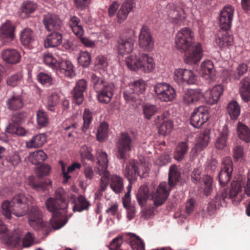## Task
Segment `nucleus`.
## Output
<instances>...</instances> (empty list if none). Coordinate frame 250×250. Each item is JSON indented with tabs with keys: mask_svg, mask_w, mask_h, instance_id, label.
Listing matches in <instances>:
<instances>
[{
	"mask_svg": "<svg viewBox=\"0 0 250 250\" xmlns=\"http://www.w3.org/2000/svg\"><path fill=\"white\" fill-rule=\"evenodd\" d=\"M34 201L32 197L19 193L15 195L11 201L3 202L2 214L6 219H10L11 214L18 217L22 216L30 208L28 213L30 226L35 230H41L46 235L52 229H58L65 225L66 221L63 222L59 215L63 216L66 214L68 202L61 193L57 191L55 198H49L46 201L45 205L48 210L53 213L49 223L43 222L42 212L34 204Z\"/></svg>",
	"mask_w": 250,
	"mask_h": 250,
	"instance_id": "obj_1",
	"label": "nucleus"
},
{
	"mask_svg": "<svg viewBox=\"0 0 250 250\" xmlns=\"http://www.w3.org/2000/svg\"><path fill=\"white\" fill-rule=\"evenodd\" d=\"M194 34L188 27L179 31L175 37V47L185 52L184 61L187 64H196L202 59L203 53L201 44L194 42Z\"/></svg>",
	"mask_w": 250,
	"mask_h": 250,
	"instance_id": "obj_2",
	"label": "nucleus"
},
{
	"mask_svg": "<svg viewBox=\"0 0 250 250\" xmlns=\"http://www.w3.org/2000/svg\"><path fill=\"white\" fill-rule=\"evenodd\" d=\"M240 182L233 181L231 184V188L228 194L226 188L219 190L216 193L213 201L208 204V210L214 212L216 208L220 207H225L229 200H231L234 205H237L242 201L244 193Z\"/></svg>",
	"mask_w": 250,
	"mask_h": 250,
	"instance_id": "obj_3",
	"label": "nucleus"
},
{
	"mask_svg": "<svg viewBox=\"0 0 250 250\" xmlns=\"http://www.w3.org/2000/svg\"><path fill=\"white\" fill-rule=\"evenodd\" d=\"M125 63L131 70H141L145 72H152L155 68V63L153 58L145 53H134L126 58Z\"/></svg>",
	"mask_w": 250,
	"mask_h": 250,
	"instance_id": "obj_4",
	"label": "nucleus"
},
{
	"mask_svg": "<svg viewBox=\"0 0 250 250\" xmlns=\"http://www.w3.org/2000/svg\"><path fill=\"white\" fill-rule=\"evenodd\" d=\"M51 167L47 164H43L38 167L35 170L37 178L30 176L28 179V184L33 189L38 191H45L51 186V182L49 179L41 181L39 178L48 175L50 171Z\"/></svg>",
	"mask_w": 250,
	"mask_h": 250,
	"instance_id": "obj_5",
	"label": "nucleus"
},
{
	"mask_svg": "<svg viewBox=\"0 0 250 250\" xmlns=\"http://www.w3.org/2000/svg\"><path fill=\"white\" fill-rule=\"evenodd\" d=\"M97 164L95 168V172L101 177L100 186L101 191H104L109 183L110 172L107 170V154L103 151L98 152Z\"/></svg>",
	"mask_w": 250,
	"mask_h": 250,
	"instance_id": "obj_6",
	"label": "nucleus"
},
{
	"mask_svg": "<svg viewBox=\"0 0 250 250\" xmlns=\"http://www.w3.org/2000/svg\"><path fill=\"white\" fill-rule=\"evenodd\" d=\"M133 141L127 132H122L116 143L117 157L125 161L133 147Z\"/></svg>",
	"mask_w": 250,
	"mask_h": 250,
	"instance_id": "obj_7",
	"label": "nucleus"
},
{
	"mask_svg": "<svg viewBox=\"0 0 250 250\" xmlns=\"http://www.w3.org/2000/svg\"><path fill=\"white\" fill-rule=\"evenodd\" d=\"M233 162L230 157L224 158L222 162V167L218 175L219 181L221 188L219 190L226 188L228 194H229V190L227 187L229 182L233 171Z\"/></svg>",
	"mask_w": 250,
	"mask_h": 250,
	"instance_id": "obj_8",
	"label": "nucleus"
},
{
	"mask_svg": "<svg viewBox=\"0 0 250 250\" xmlns=\"http://www.w3.org/2000/svg\"><path fill=\"white\" fill-rule=\"evenodd\" d=\"M154 91L157 98L160 101L165 102L173 101L176 95L174 89L167 83H157L154 86Z\"/></svg>",
	"mask_w": 250,
	"mask_h": 250,
	"instance_id": "obj_9",
	"label": "nucleus"
},
{
	"mask_svg": "<svg viewBox=\"0 0 250 250\" xmlns=\"http://www.w3.org/2000/svg\"><path fill=\"white\" fill-rule=\"evenodd\" d=\"M146 90V83L143 80H138L128 87H127L123 92V96L127 102H136L140 94H143Z\"/></svg>",
	"mask_w": 250,
	"mask_h": 250,
	"instance_id": "obj_10",
	"label": "nucleus"
},
{
	"mask_svg": "<svg viewBox=\"0 0 250 250\" xmlns=\"http://www.w3.org/2000/svg\"><path fill=\"white\" fill-rule=\"evenodd\" d=\"M146 171V168L144 167L142 164L131 159L126 164L124 173L128 181L136 180L138 176L142 177L141 172L144 174Z\"/></svg>",
	"mask_w": 250,
	"mask_h": 250,
	"instance_id": "obj_11",
	"label": "nucleus"
},
{
	"mask_svg": "<svg viewBox=\"0 0 250 250\" xmlns=\"http://www.w3.org/2000/svg\"><path fill=\"white\" fill-rule=\"evenodd\" d=\"M134 31L131 29L127 30V34L123 33L118 42V51L121 55L129 54L133 49L134 38Z\"/></svg>",
	"mask_w": 250,
	"mask_h": 250,
	"instance_id": "obj_12",
	"label": "nucleus"
},
{
	"mask_svg": "<svg viewBox=\"0 0 250 250\" xmlns=\"http://www.w3.org/2000/svg\"><path fill=\"white\" fill-rule=\"evenodd\" d=\"M209 108L201 105L195 108L190 117V124L194 127H201L209 118Z\"/></svg>",
	"mask_w": 250,
	"mask_h": 250,
	"instance_id": "obj_13",
	"label": "nucleus"
},
{
	"mask_svg": "<svg viewBox=\"0 0 250 250\" xmlns=\"http://www.w3.org/2000/svg\"><path fill=\"white\" fill-rule=\"evenodd\" d=\"M173 79L178 84H194L197 77L192 71L184 68L176 69L174 72Z\"/></svg>",
	"mask_w": 250,
	"mask_h": 250,
	"instance_id": "obj_14",
	"label": "nucleus"
},
{
	"mask_svg": "<svg viewBox=\"0 0 250 250\" xmlns=\"http://www.w3.org/2000/svg\"><path fill=\"white\" fill-rule=\"evenodd\" d=\"M15 26L11 21L7 20L0 27V39L2 43L7 45L12 42L15 37Z\"/></svg>",
	"mask_w": 250,
	"mask_h": 250,
	"instance_id": "obj_15",
	"label": "nucleus"
},
{
	"mask_svg": "<svg viewBox=\"0 0 250 250\" xmlns=\"http://www.w3.org/2000/svg\"><path fill=\"white\" fill-rule=\"evenodd\" d=\"M167 186L166 182L161 183L155 191L151 194V200L156 207L162 205L167 200L169 195Z\"/></svg>",
	"mask_w": 250,
	"mask_h": 250,
	"instance_id": "obj_16",
	"label": "nucleus"
},
{
	"mask_svg": "<svg viewBox=\"0 0 250 250\" xmlns=\"http://www.w3.org/2000/svg\"><path fill=\"white\" fill-rule=\"evenodd\" d=\"M167 15L174 24L181 25L186 18L182 8L175 4H169L167 7Z\"/></svg>",
	"mask_w": 250,
	"mask_h": 250,
	"instance_id": "obj_17",
	"label": "nucleus"
},
{
	"mask_svg": "<svg viewBox=\"0 0 250 250\" xmlns=\"http://www.w3.org/2000/svg\"><path fill=\"white\" fill-rule=\"evenodd\" d=\"M139 44L141 48L147 51H151L154 42L149 28L143 25L139 36Z\"/></svg>",
	"mask_w": 250,
	"mask_h": 250,
	"instance_id": "obj_18",
	"label": "nucleus"
},
{
	"mask_svg": "<svg viewBox=\"0 0 250 250\" xmlns=\"http://www.w3.org/2000/svg\"><path fill=\"white\" fill-rule=\"evenodd\" d=\"M234 9L230 5L224 7L220 13L219 22L221 28L224 30L230 29L233 18Z\"/></svg>",
	"mask_w": 250,
	"mask_h": 250,
	"instance_id": "obj_19",
	"label": "nucleus"
},
{
	"mask_svg": "<svg viewBox=\"0 0 250 250\" xmlns=\"http://www.w3.org/2000/svg\"><path fill=\"white\" fill-rule=\"evenodd\" d=\"M115 90V85L113 83H107L97 91V98L99 101L103 104H108L112 99Z\"/></svg>",
	"mask_w": 250,
	"mask_h": 250,
	"instance_id": "obj_20",
	"label": "nucleus"
},
{
	"mask_svg": "<svg viewBox=\"0 0 250 250\" xmlns=\"http://www.w3.org/2000/svg\"><path fill=\"white\" fill-rule=\"evenodd\" d=\"M136 6V0H125L116 15V21L118 23L124 22L128 14Z\"/></svg>",
	"mask_w": 250,
	"mask_h": 250,
	"instance_id": "obj_21",
	"label": "nucleus"
},
{
	"mask_svg": "<svg viewBox=\"0 0 250 250\" xmlns=\"http://www.w3.org/2000/svg\"><path fill=\"white\" fill-rule=\"evenodd\" d=\"M87 88V82L83 79L80 80L76 83L71 91L73 102L78 105L81 104L84 99L83 92Z\"/></svg>",
	"mask_w": 250,
	"mask_h": 250,
	"instance_id": "obj_22",
	"label": "nucleus"
},
{
	"mask_svg": "<svg viewBox=\"0 0 250 250\" xmlns=\"http://www.w3.org/2000/svg\"><path fill=\"white\" fill-rule=\"evenodd\" d=\"M224 91L223 86L221 85H217L213 86L211 89H209L203 93L206 102L210 105L216 104Z\"/></svg>",
	"mask_w": 250,
	"mask_h": 250,
	"instance_id": "obj_23",
	"label": "nucleus"
},
{
	"mask_svg": "<svg viewBox=\"0 0 250 250\" xmlns=\"http://www.w3.org/2000/svg\"><path fill=\"white\" fill-rule=\"evenodd\" d=\"M43 22L48 31H59L62 22L59 16L55 14L48 13L44 16Z\"/></svg>",
	"mask_w": 250,
	"mask_h": 250,
	"instance_id": "obj_24",
	"label": "nucleus"
},
{
	"mask_svg": "<svg viewBox=\"0 0 250 250\" xmlns=\"http://www.w3.org/2000/svg\"><path fill=\"white\" fill-rule=\"evenodd\" d=\"M1 57L3 61L10 64L18 63L21 58V54L18 50L11 48L2 50Z\"/></svg>",
	"mask_w": 250,
	"mask_h": 250,
	"instance_id": "obj_25",
	"label": "nucleus"
},
{
	"mask_svg": "<svg viewBox=\"0 0 250 250\" xmlns=\"http://www.w3.org/2000/svg\"><path fill=\"white\" fill-rule=\"evenodd\" d=\"M227 31L224 30L222 33L218 34L215 38L216 44L221 49L230 48L233 45V37Z\"/></svg>",
	"mask_w": 250,
	"mask_h": 250,
	"instance_id": "obj_26",
	"label": "nucleus"
},
{
	"mask_svg": "<svg viewBox=\"0 0 250 250\" xmlns=\"http://www.w3.org/2000/svg\"><path fill=\"white\" fill-rule=\"evenodd\" d=\"M165 118V113H163L157 116L154 121L156 125L161 124V122H163L159 127L158 132L164 136L170 134L173 127V122L171 120L165 121L164 120Z\"/></svg>",
	"mask_w": 250,
	"mask_h": 250,
	"instance_id": "obj_27",
	"label": "nucleus"
},
{
	"mask_svg": "<svg viewBox=\"0 0 250 250\" xmlns=\"http://www.w3.org/2000/svg\"><path fill=\"white\" fill-rule=\"evenodd\" d=\"M203 96V92L201 89H189L185 92L183 101L185 104L190 105L199 101Z\"/></svg>",
	"mask_w": 250,
	"mask_h": 250,
	"instance_id": "obj_28",
	"label": "nucleus"
},
{
	"mask_svg": "<svg viewBox=\"0 0 250 250\" xmlns=\"http://www.w3.org/2000/svg\"><path fill=\"white\" fill-rule=\"evenodd\" d=\"M56 69L66 77L72 78L75 75L73 65L69 61L62 60L59 62Z\"/></svg>",
	"mask_w": 250,
	"mask_h": 250,
	"instance_id": "obj_29",
	"label": "nucleus"
},
{
	"mask_svg": "<svg viewBox=\"0 0 250 250\" xmlns=\"http://www.w3.org/2000/svg\"><path fill=\"white\" fill-rule=\"evenodd\" d=\"M239 93L244 102L250 101V78L245 77L239 83Z\"/></svg>",
	"mask_w": 250,
	"mask_h": 250,
	"instance_id": "obj_30",
	"label": "nucleus"
},
{
	"mask_svg": "<svg viewBox=\"0 0 250 250\" xmlns=\"http://www.w3.org/2000/svg\"><path fill=\"white\" fill-rule=\"evenodd\" d=\"M20 41L22 45L30 48L35 42L34 31L29 28L23 29L21 33Z\"/></svg>",
	"mask_w": 250,
	"mask_h": 250,
	"instance_id": "obj_31",
	"label": "nucleus"
},
{
	"mask_svg": "<svg viewBox=\"0 0 250 250\" xmlns=\"http://www.w3.org/2000/svg\"><path fill=\"white\" fill-rule=\"evenodd\" d=\"M229 136V130L228 126L225 125L216 138L214 146L218 150H225L227 148V140Z\"/></svg>",
	"mask_w": 250,
	"mask_h": 250,
	"instance_id": "obj_32",
	"label": "nucleus"
},
{
	"mask_svg": "<svg viewBox=\"0 0 250 250\" xmlns=\"http://www.w3.org/2000/svg\"><path fill=\"white\" fill-rule=\"evenodd\" d=\"M62 35L59 31H52L44 41L45 47H54L61 44Z\"/></svg>",
	"mask_w": 250,
	"mask_h": 250,
	"instance_id": "obj_33",
	"label": "nucleus"
},
{
	"mask_svg": "<svg viewBox=\"0 0 250 250\" xmlns=\"http://www.w3.org/2000/svg\"><path fill=\"white\" fill-rule=\"evenodd\" d=\"M68 25L73 33L77 37H81L83 35L84 30L81 24V20L78 17L75 16H71L69 20Z\"/></svg>",
	"mask_w": 250,
	"mask_h": 250,
	"instance_id": "obj_34",
	"label": "nucleus"
},
{
	"mask_svg": "<svg viewBox=\"0 0 250 250\" xmlns=\"http://www.w3.org/2000/svg\"><path fill=\"white\" fill-rule=\"evenodd\" d=\"M201 71L203 76L206 79H213L215 71L213 62L210 60L204 61L201 65Z\"/></svg>",
	"mask_w": 250,
	"mask_h": 250,
	"instance_id": "obj_35",
	"label": "nucleus"
},
{
	"mask_svg": "<svg viewBox=\"0 0 250 250\" xmlns=\"http://www.w3.org/2000/svg\"><path fill=\"white\" fill-rule=\"evenodd\" d=\"M37 8L38 4L36 2L31 0H26L22 4L20 16L22 18L29 17L30 14L33 13Z\"/></svg>",
	"mask_w": 250,
	"mask_h": 250,
	"instance_id": "obj_36",
	"label": "nucleus"
},
{
	"mask_svg": "<svg viewBox=\"0 0 250 250\" xmlns=\"http://www.w3.org/2000/svg\"><path fill=\"white\" fill-rule=\"evenodd\" d=\"M8 109L15 111L21 109L23 106V101L20 95H14L6 101Z\"/></svg>",
	"mask_w": 250,
	"mask_h": 250,
	"instance_id": "obj_37",
	"label": "nucleus"
},
{
	"mask_svg": "<svg viewBox=\"0 0 250 250\" xmlns=\"http://www.w3.org/2000/svg\"><path fill=\"white\" fill-rule=\"evenodd\" d=\"M248 66L246 63H242L237 65L236 68L229 71V77L233 80H239L241 76L246 74L248 71Z\"/></svg>",
	"mask_w": 250,
	"mask_h": 250,
	"instance_id": "obj_38",
	"label": "nucleus"
},
{
	"mask_svg": "<svg viewBox=\"0 0 250 250\" xmlns=\"http://www.w3.org/2000/svg\"><path fill=\"white\" fill-rule=\"evenodd\" d=\"M189 147L187 142H182L178 144L174 152V158L177 161H182L187 153Z\"/></svg>",
	"mask_w": 250,
	"mask_h": 250,
	"instance_id": "obj_39",
	"label": "nucleus"
},
{
	"mask_svg": "<svg viewBox=\"0 0 250 250\" xmlns=\"http://www.w3.org/2000/svg\"><path fill=\"white\" fill-rule=\"evenodd\" d=\"M209 136L206 132L201 133L199 135L197 143L192 149V151L195 150V152H199L205 149L208 145Z\"/></svg>",
	"mask_w": 250,
	"mask_h": 250,
	"instance_id": "obj_40",
	"label": "nucleus"
},
{
	"mask_svg": "<svg viewBox=\"0 0 250 250\" xmlns=\"http://www.w3.org/2000/svg\"><path fill=\"white\" fill-rule=\"evenodd\" d=\"M110 186L112 190L116 193H120L124 189L123 178L117 175H113L110 178Z\"/></svg>",
	"mask_w": 250,
	"mask_h": 250,
	"instance_id": "obj_41",
	"label": "nucleus"
},
{
	"mask_svg": "<svg viewBox=\"0 0 250 250\" xmlns=\"http://www.w3.org/2000/svg\"><path fill=\"white\" fill-rule=\"evenodd\" d=\"M46 136L40 134L33 137L32 139L26 143V146L28 148H37L42 146L46 142Z\"/></svg>",
	"mask_w": 250,
	"mask_h": 250,
	"instance_id": "obj_42",
	"label": "nucleus"
},
{
	"mask_svg": "<svg viewBox=\"0 0 250 250\" xmlns=\"http://www.w3.org/2000/svg\"><path fill=\"white\" fill-rule=\"evenodd\" d=\"M102 73V72H96L91 75V82L96 91H97L105 83H107L105 81Z\"/></svg>",
	"mask_w": 250,
	"mask_h": 250,
	"instance_id": "obj_43",
	"label": "nucleus"
},
{
	"mask_svg": "<svg viewBox=\"0 0 250 250\" xmlns=\"http://www.w3.org/2000/svg\"><path fill=\"white\" fill-rule=\"evenodd\" d=\"M62 172L63 177L64 178L63 183H65L68 182L69 179L71 178V176L68 174L76 170V169H80L82 167L80 163L74 162L70 166L68 167L67 170H65V167L62 162Z\"/></svg>",
	"mask_w": 250,
	"mask_h": 250,
	"instance_id": "obj_44",
	"label": "nucleus"
},
{
	"mask_svg": "<svg viewBox=\"0 0 250 250\" xmlns=\"http://www.w3.org/2000/svg\"><path fill=\"white\" fill-rule=\"evenodd\" d=\"M149 197V188L146 185L142 186L137 194V199L139 205L142 207L145 206Z\"/></svg>",
	"mask_w": 250,
	"mask_h": 250,
	"instance_id": "obj_45",
	"label": "nucleus"
},
{
	"mask_svg": "<svg viewBox=\"0 0 250 250\" xmlns=\"http://www.w3.org/2000/svg\"><path fill=\"white\" fill-rule=\"evenodd\" d=\"M46 158V154L42 150H36L31 153L29 156V161L32 164L35 165L42 163Z\"/></svg>",
	"mask_w": 250,
	"mask_h": 250,
	"instance_id": "obj_46",
	"label": "nucleus"
},
{
	"mask_svg": "<svg viewBox=\"0 0 250 250\" xmlns=\"http://www.w3.org/2000/svg\"><path fill=\"white\" fill-rule=\"evenodd\" d=\"M180 177V173L178 171L175 165H172L169 168L168 173V184L172 188L177 183L179 182Z\"/></svg>",
	"mask_w": 250,
	"mask_h": 250,
	"instance_id": "obj_47",
	"label": "nucleus"
},
{
	"mask_svg": "<svg viewBox=\"0 0 250 250\" xmlns=\"http://www.w3.org/2000/svg\"><path fill=\"white\" fill-rule=\"evenodd\" d=\"M78 125L76 121H73V118L66 120L62 123L64 133L68 137L72 136V133L77 128Z\"/></svg>",
	"mask_w": 250,
	"mask_h": 250,
	"instance_id": "obj_48",
	"label": "nucleus"
},
{
	"mask_svg": "<svg viewBox=\"0 0 250 250\" xmlns=\"http://www.w3.org/2000/svg\"><path fill=\"white\" fill-rule=\"evenodd\" d=\"M89 206L90 204L85 198L83 195H79L73 207V210L74 212L76 211L81 212L88 209Z\"/></svg>",
	"mask_w": 250,
	"mask_h": 250,
	"instance_id": "obj_49",
	"label": "nucleus"
},
{
	"mask_svg": "<svg viewBox=\"0 0 250 250\" xmlns=\"http://www.w3.org/2000/svg\"><path fill=\"white\" fill-rule=\"evenodd\" d=\"M237 132L240 139L246 143L250 142V129L247 125L239 123L237 126Z\"/></svg>",
	"mask_w": 250,
	"mask_h": 250,
	"instance_id": "obj_50",
	"label": "nucleus"
},
{
	"mask_svg": "<svg viewBox=\"0 0 250 250\" xmlns=\"http://www.w3.org/2000/svg\"><path fill=\"white\" fill-rule=\"evenodd\" d=\"M227 111L231 119L236 120L240 113V107L237 102L232 101L227 106Z\"/></svg>",
	"mask_w": 250,
	"mask_h": 250,
	"instance_id": "obj_51",
	"label": "nucleus"
},
{
	"mask_svg": "<svg viewBox=\"0 0 250 250\" xmlns=\"http://www.w3.org/2000/svg\"><path fill=\"white\" fill-rule=\"evenodd\" d=\"M128 236L129 237L130 245L132 250H144L145 243L142 239L132 233L129 234Z\"/></svg>",
	"mask_w": 250,
	"mask_h": 250,
	"instance_id": "obj_52",
	"label": "nucleus"
},
{
	"mask_svg": "<svg viewBox=\"0 0 250 250\" xmlns=\"http://www.w3.org/2000/svg\"><path fill=\"white\" fill-rule=\"evenodd\" d=\"M108 125L105 122L101 123L96 134L97 139L100 142H104L108 137Z\"/></svg>",
	"mask_w": 250,
	"mask_h": 250,
	"instance_id": "obj_53",
	"label": "nucleus"
},
{
	"mask_svg": "<svg viewBox=\"0 0 250 250\" xmlns=\"http://www.w3.org/2000/svg\"><path fill=\"white\" fill-rule=\"evenodd\" d=\"M158 108L157 106L150 104H145L143 106V111L145 118L150 120L157 112Z\"/></svg>",
	"mask_w": 250,
	"mask_h": 250,
	"instance_id": "obj_54",
	"label": "nucleus"
},
{
	"mask_svg": "<svg viewBox=\"0 0 250 250\" xmlns=\"http://www.w3.org/2000/svg\"><path fill=\"white\" fill-rule=\"evenodd\" d=\"M83 124L82 127V131L85 132L89 128V125L92 120V113L88 109H85L83 113Z\"/></svg>",
	"mask_w": 250,
	"mask_h": 250,
	"instance_id": "obj_55",
	"label": "nucleus"
},
{
	"mask_svg": "<svg viewBox=\"0 0 250 250\" xmlns=\"http://www.w3.org/2000/svg\"><path fill=\"white\" fill-rule=\"evenodd\" d=\"M37 121L38 125L42 127L47 126L48 124V115L46 112L42 109L37 112Z\"/></svg>",
	"mask_w": 250,
	"mask_h": 250,
	"instance_id": "obj_56",
	"label": "nucleus"
},
{
	"mask_svg": "<svg viewBox=\"0 0 250 250\" xmlns=\"http://www.w3.org/2000/svg\"><path fill=\"white\" fill-rule=\"evenodd\" d=\"M108 63L106 58L103 56H98L95 61V70H101L102 72L104 73L107 67Z\"/></svg>",
	"mask_w": 250,
	"mask_h": 250,
	"instance_id": "obj_57",
	"label": "nucleus"
},
{
	"mask_svg": "<svg viewBox=\"0 0 250 250\" xmlns=\"http://www.w3.org/2000/svg\"><path fill=\"white\" fill-rule=\"evenodd\" d=\"M59 100V96L57 93H53L49 96L47 99V109L51 111H55V106L58 104Z\"/></svg>",
	"mask_w": 250,
	"mask_h": 250,
	"instance_id": "obj_58",
	"label": "nucleus"
},
{
	"mask_svg": "<svg viewBox=\"0 0 250 250\" xmlns=\"http://www.w3.org/2000/svg\"><path fill=\"white\" fill-rule=\"evenodd\" d=\"M6 131L10 134H15L18 135L23 136L25 134L26 131L19 125H16L12 123H9L6 127Z\"/></svg>",
	"mask_w": 250,
	"mask_h": 250,
	"instance_id": "obj_59",
	"label": "nucleus"
},
{
	"mask_svg": "<svg viewBox=\"0 0 250 250\" xmlns=\"http://www.w3.org/2000/svg\"><path fill=\"white\" fill-rule=\"evenodd\" d=\"M22 76L21 73H17L12 75L7 79V84L11 87L18 85L22 81Z\"/></svg>",
	"mask_w": 250,
	"mask_h": 250,
	"instance_id": "obj_60",
	"label": "nucleus"
},
{
	"mask_svg": "<svg viewBox=\"0 0 250 250\" xmlns=\"http://www.w3.org/2000/svg\"><path fill=\"white\" fill-rule=\"evenodd\" d=\"M43 61L44 63L53 69H56L58 67V62L57 60L53 57L51 54L47 53L44 54L43 56Z\"/></svg>",
	"mask_w": 250,
	"mask_h": 250,
	"instance_id": "obj_61",
	"label": "nucleus"
},
{
	"mask_svg": "<svg viewBox=\"0 0 250 250\" xmlns=\"http://www.w3.org/2000/svg\"><path fill=\"white\" fill-rule=\"evenodd\" d=\"M27 117V113L25 112H21L12 115L11 119V122L16 125H20L24 122Z\"/></svg>",
	"mask_w": 250,
	"mask_h": 250,
	"instance_id": "obj_62",
	"label": "nucleus"
},
{
	"mask_svg": "<svg viewBox=\"0 0 250 250\" xmlns=\"http://www.w3.org/2000/svg\"><path fill=\"white\" fill-rule=\"evenodd\" d=\"M91 59L90 53L86 51H83L80 53L78 62L83 67H87L90 64Z\"/></svg>",
	"mask_w": 250,
	"mask_h": 250,
	"instance_id": "obj_63",
	"label": "nucleus"
},
{
	"mask_svg": "<svg viewBox=\"0 0 250 250\" xmlns=\"http://www.w3.org/2000/svg\"><path fill=\"white\" fill-rule=\"evenodd\" d=\"M204 184V192L205 195H208L212 190V178L208 175H205L203 179Z\"/></svg>",
	"mask_w": 250,
	"mask_h": 250,
	"instance_id": "obj_64",
	"label": "nucleus"
}]
</instances>
